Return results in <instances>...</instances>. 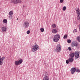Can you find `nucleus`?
I'll return each mask as SVG.
<instances>
[{
  "mask_svg": "<svg viewBox=\"0 0 80 80\" xmlns=\"http://www.w3.org/2000/svg\"><path fill=\"white\" fill-rule=\"evenodd\" d=\"M70 57L71 58H73L75 57V58L77 59V58L80 57L79 54H78V52L76 51L74 53H71L70 55Z\"/></svg>",
  "mask_w": 80,
  "mask_h": 80,
  "instance_id": "obj_1",
  "label": "nucleus"
},
{
  "mask_svg": "<svg viewBox=\"0 0 80 80\" xmlns=\"http://www.w3.org/2000/svg\"><path fill=\"white\" fill-rule=\"evenodd\" d=\"M60 36L59 34H56L54 36L53 41L54 42H58Z\"/></svg>",
  "mask_w": 80,
  "mask_h": 80,
  "instance_id": "obj_2",
  "label": "nucleus"
},
{
  "mask_svg": "<svg viewBox=\"0 0 80 80\" xmlns=\"http://www.w3.org/2000/svg\"><path fill=\"white\" fill-rule=\"evenodd\" d=\"M32 47H33L32 49V52H35L36 50L39 49V46L36 43H35L34 45L32 46Z\"/></svg>",
  "mask_w": 80,
  "mask_h": 80,
  "instance_id": "obj_3",
  "label": "nucleus"
},
{
  "mask_svg": "<svg viewBox=\"0 0 80 80\" xmlns=\"http://www.w3.org/2000/svg\"><path fill=\"white\" fill-rule=\"evenodd\" d=\"M61 50V46H60V44H58L56 47V48L55 49V51L56 52H60Z\"/></svg>",
  "mask_w": 80,
  "mask_h": 80,
  "instance_id": "obj_4",
  "label": "nucleus"
},
{
  "mask_svg": "<svg viewBox=\"0 0 80 80\" xmlns=\"http://www.w3.org/2000/svg\"><path fill=\"white\" fill-rule=\"evenodd\" d=\"M22 1L21 0H11V3H14V4H17L21 3Z\"/></svg>",
  "mask_w": 80,
  "mask_h": 80,
  "instance_id": "obj_5",
  "label": "nucleus"
},
{
  "mask_svg": "<svg viewBox=\"0 0 80 80\" xmlns=\"http://www.w3.org/2000/svg\"><path fill=\"white\" fill-rule=\"evenodd\" d=\"M23 27L26 28H28L29 27V22L27 21L24 22L23 24Z\"/></svg>",
  "mask_w": 80,
  "mask_h": 80,
  "instance_id": "obj_6",
  "label": "nucleus"
},
{
  "mask_svg": "<svg viewBox=\"0 0 80 80\" xmlns=\"http://www.w3.org/2000/svg\"><path fill=\"white\" fill-rule=\"evenodd\" d=\"M71 46L72 47L75 46V47H77L78 46V43L75 42H72L71 44Z\"/></svg>",
  "mask_w": 80,
  "mask_h": 80,
  "instance_id": "obj_7",
  "label": "nucleus"
},
{
  "mask_svg": "<svg viewBox=\"0 0 80 80\" xmlns=\"http://www.w3.org/2000/svg\"><path fill=\"white\" fill-rule=\"evenodd\" d=\"M5 58V57H2V58H1V56H0V65H2L3 63V59Z\"/></svg>",
  "mask_w": 80,
  "mask_h": 80,
  "instance_id": "obj_8",
  "label": "nucleus"
},
{
  "mask_svg": "<svg viewBox=\"0 0 80 80\" xmlns=\"http://www.w3.org/2000/svg\"><path fill=\"white\" fill-rule=\"evenodd\" d=\"M76 71V68H72L71 69V72L72 74H73L75 73V72Z\"/></svg>",
  "mask_w": 80,
  "mask_h": 80,
  "instance_id": "obj_9",
  "label": "nucleus"
},
{
  "mask_svg": "<svg viewBox=\"0 0 80 80\" xmlns=\"http://www.w3.org/2000/svg\"><path fill=\"white\" fill-rule=\"evenodd\" d=\"M1 30H2L3 32H5L7 31V28L5 27H3L2 28Z\"/></svg>",
  "mask_w": 80,
  "mask_h": 80,
  "instance_id": "obj_10",
  "label": "nucleus"
},
{
  "mask_svg": "<svg viewBox=\"0 0 80 80\" xmlns=\"http://www.w3.org/2000/svg\"><path fill=\"white\" fill-rule=\"evenodd\" d=\"M52 32L53 33H56L57 31L55 29H54L52 30Z\"/></svg>",
  "mask_w": 80,
  "mask_h": 80,
  "instance_id": "obj_11",
  "label": "nucleus"
},
{
  "mask_svg": "<svg viewBox=\"0 0 80 80\" xmlns=\"http://www.w3.org/2000/svg\"><path fill=\"white\" fill-rule=\"evenodd\" d=\"M68 60L69 62H72L73 60V59L72 58H69Z\"/></svg>",
  "mask_w": 80,
  "mask_h": 80,
  "instance_id": "obj_12",
  "label": "nucleus"
},
{
  "mask_svg": "<svg viewBox=\"0 0 80 80\" xmlns=\"http://www.w3.org/2000/svg\"><path fill=\"white\" fill-rule=\"evenodd\" d=\"M77 40H78V42H80V36H78L77 38Z\"/></svg>",
  "mask_w": 80,
  "mask_h": 80,
  "instance_id": "obj_13",
  "label": "nucleus"
},
{
  "mask_svg": "<svg viewBox=\"0 0 80 80\" xmlns=\"http://www.w3.org/2000/svg\"><path fill=\"white\" fill-rule=\"evenodd\" d=\"M13 14V12H12V11H11L9 12L8 13L9 15H11L12 16Z\"/></svg>",
  "mask_w": 80,
  "mask_h": 80,
  "instance_id": "obj_14",
  "label": "nucleus"
},
{
  "mask_svg": "<svg viewBox=\"0 0 80 80\" xmlns=\"http://www.w3.org/2000/svg\"><path fill=\"white\" fill-rule=\"evenodd\" d=\"M77 18L78 20H80V14L78 15Z\"/></svg>",
  "mask_w": 80,
  "mask_h": 80,
  "instance_id": "obj_15",
  "label": "nucleus"
},
{
  "mask_svg": "<svg viewBox=\"0 0 80 80\" xmlns=\"http://www.w3.org/2000/svg\"><path fill=\"white\" fill-rule=\"evenodd\" d=\"M15 63L16 65H19V62L18 61H16L15 62Z\"/></svg>",
  "mask_w": 80,
  "mask_h": 80,
  "instance_id": "obj_16",
  "label": "nucleus"
},
{
  "mask_svg": "<svg viewBox=\"0 0 80 80\" xmlns=\"http://www.w3.org/2000/svg\"><path fill=\"white\" fill-rule=\"evenodd\" d=\"M19 63L20 64H21V63H22V62H23V60L22 59H20L18 61Z\"/></svg>",
  "mask_w": 80,
  "mask_h": 80,
  "instance_id": "obj_17",
  "label": "nucleus"
},
{
  "mask_svg": "<svg viewBox=\"0 0 80 80\" xmlns=\"http://www.w3.org/2000/svg\"><path fill=\"white\" fill-rule=\"evenodd\" d=\"M67 37H68V36H67V35L65 34L63 38H64V39H67Z\"/></svg>",
  "mask_w": 80,
  "mask_h": 80,
  "instance_id": "obj_18",
  "label": "nucleus"
},
{
  "mask_svg": "<svg viewBox=\"0 0 80 80\" xmlns=\"http://www.w3.org/2000/svg\"><path fill=\"white\" fill-rule=\"evenodd\" d=\"M3 23H7V19H4L3 20Z\"/></svg>",
  "mask_w": 80,
  "mask_h": 80,
  "instance_id": "obj_19",
  "label": "nucleus"
},
{
  "mask_svg": "<svg viewBox=\"0 0 80 80\" xmlns=\"http://www.w3.org/2000/svg\"><path fill=\"white\" fill-rule=\"evenodd\" d=\"M52 26L53 28H55L56 27V25L55 24H52Z\"/></svg>",
  "mask_w": 80,
  "mask_h": 80,
  "instance_id": "obj_20",
  "label": "nucleus"
},
{
  "mask_svg": "<svg viewBox=\"0 0 80 80\" xmlns=\"http://www.w3.org/2000/svg\"><path fill=\"white\" fill-rule=\"evenodd\" d=\"M41 32H44V29L43 28H42L40 29Z\"/></svg>",
  "mask_w": 80,
  "mask_h": 80,
  "instance_id": "obj_21",
  "label": "nucleus"
},
{
  "mask_svg": "<svg viewBox=\"0 0 80 80\" xmlns=\"http://www.w3.org/2000/svg\"><path fill=\"white\" fill-rule=\"evenodd\" d=\"M66 7L65 6H64L63 7V8H62V10H63V11H65V10H66Z\"/></svg>",
  "mask_w": 80,
  "mask_h": 80,
  "instance_id": "obj_22",
  "label": "nucleus"
},
{
  "mask_svg": "<svg viewBox=\"0 0 80 80\" xmlns=\"http://www.w3.org/2000/svg\"><path fill=\"white\" fill-rule=\"evenodd\" d=\"M77 13H78V15L80 14V10L78 11V12L76 11Z\"/></svg>",
  "mask_w": 80,
  "mask_h": 80,
  "instance_id": "obj_23",
  "label": "nucleus"
},
{
  "mask_svg": "<svg viewBox=\"0 0 80 80\" xmlns=\"http://www.w3.org/2000/svg\"><path fill=\"white\" fill-rule=\"evenodd\" d=\"M76 12H78V11L80 10V9L79 8H76Z\"/></svg>",
  "mask_w": 80,
  "mask_h": 80,
  "instance_id": "obj_24",
  "label": "nucleus"
},
{
  "mask_svg": "<svg viewBox=\"0 0 80 80\" xmlns=\"http://www.w3.org/2000/svg\"><path fill=\"white\" fill-rule=\"evenodd\" d=\"M67 42H68V43H70L71 42V40H67Z\"/></svg>",
  "mask_w": 80,
  "mask_h": 80,
  "instance_id": "obj_25",
  "label": "nucleus"
},
{
  "mask_svg": "<svg viewBox=\"0 0 80 80\" xmlns=\"http://www.w3.org/2000/svg\"><path fill=\"white\" fill-rule=\"evenodd\" d=\"M69 62H69V60H67L66 61V63H67V64H68V63H69Z\"/></svg>",
  "mask_w": 80,
  "mask_h": 80,
  "instance_id": "obj_26",
  "label": "nucleus"
},
{
  "mask_svg": "<svg viewBox=\"0 0 80 80\" xmlns=\"http://www.w3.org/2000/svg\"><path fill=\"white\" fill-rule=\"evenodd\" d=\"M77 32V30L76 29H75L73 30V32L75 33Z\"/></svg>",
  "mask_w": 80,
  "mask_h": 80,
  "instance_id": "obj_27",
  "label": "nucleus"
},
{
  "mask_svg": "<svg viewBox=\"0 0 80 80\" xmlns=\"http://www.w3.org/2000/svg\"><path fill=\"white\" fill-rule=\"evenodd\" d=\"M76 72H80V69H78L76 70Z\"/></svg>",
  "mask_w": 80,
  "mask_h": 80,
  "instance_id": "obj_28",
  "label": "nucleus"
},
{
  "mask_svg": "<svg viewBox=\"0 0 80 80\" xmlns=\"http://www.w3.org/2000/svg\"><path fill=\"white\" fill-rule=\"evenodd\" d=\"M30 32V31L29 30H28L27 32V34H29Z\"/></svg>",
  "mask_w": 80,
  "mask_h": 80,
  "instance_id": "obj_29",
  "label": "nucleus"
},
{
  "mask_svg": "<svg viewBox=\"0 0 80 80\" xmlns=\"http://www.w3.org/2000/svg\"><path fill=\"white\" fill-rule=\"evenodd\" d=\"M12 16L10 15V16H9V18H10V19H12Z\"/></svg>",
  "mask_w": 80,
  "mask_h": 80,
  "instance_id": "obj_30",
  "label": "nucleus"
},
{
  "mask_svg": "<svg viewBox=\"0 0 80 80\" xmlns=\"http://www.w3.org/2000/svg\"><path fill=\"white\" fill-rule=\"evenodd\" d=\"M68 49H69V50L70 51V50H72V48H70V47H69V48H68Z\"/></svg>",
  "mask_w": 80,
  "mask_h": 80,
  "instance_id": "obj_31",
  "label": "nucleus"
},
{
  "mask_svg": "<svg viewBox=\"0 0 80 80\" xmlns=\"http://www.w3.org/2000/svg\"><path fill=\"white\" fill-rule=\"evenodd\" d=\"M60 3H62L63 2V0H60Z\"/></svg>",
  "mask_w": 80,
  "mask_h": 80,
  "instance_id": "obj_32",
  "label": "nucleus"
},
{
  "mask_svg": "<svg viewBox=\"0 0 80 80\" xmlns=\"http://www.w3.org/2000/svg\"><path fill=\"white\" fill-rule=\"evenodd\" d=\"M79 31H80V24L79 25Z\"/></svg>",
  "mask_w": 80,
  "mask_h": 80,
  "instance_id": "obj_33",
  "label": "nucleus"
},
{
  "mask_svg": "<svg viewBox=\"0 0 80 80\" xmlns=\"http://www.w3.org/2000/svg\"><path fill=\"white\" fill-rule=\"evenodd\" d=\"M17 20H18V18L17 19Z\"/></svg>",
  "mask_w": 80,
  "mask_h": 80,
  "instance_id": "obj_34",
  "label": "nucleus"
}]
</instances>
